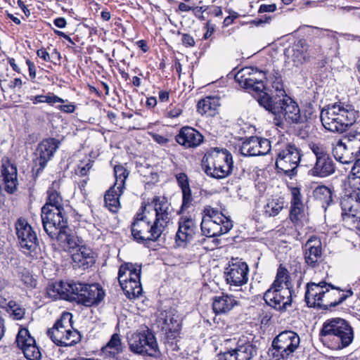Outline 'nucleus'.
Returning a JSON list of instances; mask_svg holds the SVG:
<instances>
[{"label": "nucleus", "instance_id": "39", "mask_svg": "<svg viewBox=\"0 0 360 360\" xmlns=\"http://www.w3.org/2000/svg\"><path fill=\"white\" fill-rule=\"evenodd\" d=\"M60 292V299L75 300V282L60 281L56 283Z\"/></svg>", "mask_w": 360, "mask_h": 360}, {"label": "nucleus", "instance_id": "51", "mask_svg": "<svg viewBox=\"0 0 360 360\" xmlns=\"http://www.w3.org/2000/svg\"><path fill=\"white\" fill-rule=\"evenodd\" d=\"M58 288L56 283L49 285L46 288L47 296L54 300L60 299V292Z\"/></svg>", "mask_w": 360, "mask_h": 360}, {"label": "nucleus", "instance_id": "15", "mask_svg": "<svg viewBox=\"0 0 360 360\" xmlns=\"http://www.w3.org/2000/svg\"><path fill=\"white\" fill-rule=\"evenodd\" d=\"M309 147L316 158L314 165L309 170V174L319 178L333 174L335 171V164L326 148L314 143H309Z\"/></svg>", "mask_w": 360, "mask_h": 360}, {"label": "nucleus", "instance_id": "48", "mask_svg": "<svg viewBox=\"0 0 360 360\" xmlns=\"http://www.w3.org/2000/svg\"><path fill=\"white\" fill-rule=\"evenodd\" d=\"M353 184L356 186L360 184V158L356 160L352 167Z\"/></svg>", "mask_w": 360, "mask_h": 360}, {"label": "nucleus", "instance_id": "5", "mask_svg": "<svg viewBox=\"0 0 360 360\" xmlns=\"http://www.w3.org/2000/svg\"><path fill=\"white\" fill-rule=\"evenodd\" d=\"M72 319V314L64 312L54 326L48 330V336L56 345L72 347L81 341L82 335L73 328Z\"/></svg>", "mask_w": 360, "mask_h": 360}, {"label": "nucleus", "instance_id": "37", "mask_svg": "<svg viewBox=\"0 0 360 360\" xmlns=\"http://www.w3.org/2000/svg\"><path fill=\"white\" fill-rule=\"evenodd\" d=\"M314 198L319 201L325 210L332 202V191L326 186H319L313 191Z\"/></svg>", "mask_w": 360, "mask_h": 360}, {"label": "nucleus", "instance_id": "47", "mask_svg": "<svg viewBox=\"0 0 360 360\" xmlns=\"http://www.w3.org/2000/svg\"><path fill=\"white\" fill-rule=\"evenodd\" d=\"M304 206L297 205H291L290 217L291 220L294 223H297L298 221L301 219L303 215Z\"/></svg>", "mask_w": 360, "mask_h": 360}, {"label": "nucleus", "instance_id": "34", "mask_svg": "<svg viewBox=\"0 0 360 360\" xmlns=\"http://www.w3.org/2000/svg\"><path fill=\"white\" fill-rule=\"evenodd\" d=\"M332 152L335 160L342 164H349L353 161L343 139H339L333 143Z\"/></svg>", "mask_w": 360, "mask_h": 360}, {"label": "nucleus", "instance_id": "17", "mask_svg": "<svg viewBox=\"0 0 360 360\" xmlns=\"http://www.w3.org/2000/svg\"><path fill=\"white\" fill-rule=\"evenodd\" d=\"M248 265L241 260L232 259L229 262L224 271L226 284L231 290L245 285L248 281Z\"/></svg>", "mask_w": 360, "mask_h": 360}, {"label": "nucleus", "instance_id": "56", "mask_svg": "<svg viewBox=\"0 0 360 360\" xmlns=\"http://www.w3.org/2000/svg\"><path fill=\"white\" fill-rule=\"evenodd\" d=\"M276 10V5L271 4H262L259 8V13H273Z\"/></svg>", "mask_w": 360, "mask_h": 360}, {"label": "nucleus", "instance_id": "53", "mask_svg": "<svg viewBox=\"0 0 360 360\" xmlns=\"http://www.w3.org/2000/svg\"><path fill=\"white\" fill-rule=\"evenodd\" d=\"M176 178L181 191L190 188L188 176L185 173H179L176 174Z\"/></svg>", "mask_w": 360, "mask_h": 360}, {"label": "nucleus", "instance_id": "9", "mask_svg": "<svg viewBox=\"0 0 360 360\" xmlns=\"http://www.w3.org/2000/svg\"><path fill=\"white\" fill-rule=\"evenodd\" d=\"M141 274V266L138 264L125 263L120 267L118 281L125 295L130 300L142 294Z\"/></svg>", "mask_w": 360, "mask_h": 360}, {"label": "nucleus", "instance_id": "24", "mask_svg": "<svg viewBox=\"0 0 360 360\" xmlns=\"http://www.w3.org/2000/svg\"><path fill=\"white\" fill-rule=\"evenodd\" d=\"M285 55L288 63L299 67L307 63L311 57L309 45L304 39H300L285 50Z\"/></svg>", "mask_w": 360, "mask_h": 360}, {"label": "nucleus", "instance_id": "26", "mask_svg": "<svg viewBox=\"0 0 360 360\" xmlns=\"http://www.w3.org/2000/svg\"><path fill=\"white\" fill-rule=\"evenodd\" d=\"M158 327L165 331L168 339H175L179 333L180 323L179 316L172 310L161 311L157 319Z\"/></svg>", "mask_w": 360, "mask_h": 360}, {"label": "nucleus", "instance_id": "22", "mask_svg": "<svg viewBox=\"0 0 360 360\" xmlns=\"http://www.w3.org/2000/svg\"><path fill=\"white\" fill-rule=\"evenodd\" d=\"M75 295V300L86 306H91L99 303L103 299L105 293L98 284L76 283Z\"/></svg>", "mask_w": 360, "mask_h": 360}, {"label": "nucleus", "instance_id": "3", "mask_svg": "<svg viewBox=\"0 0 360 360\" xmlns=\"http://www.w3.org/2000/svg\"><path fill=\"white\" fill-rule=\"evenodd\" d=\"M358 117V111L352 105L340 102L324 107L320 115L324 128L338 133L345 131L355 123Z\"/></svg>", "mask_w": 360, "mask_h": 360}, {"label": "nucleus", "instance_id": "43", "mask_svg": "<svg viewBox=\"0 0 360 360\" xmlns=\"http://www.w3.org/2000/svg\"><path fill=\"white\" fill-rule=\"evenodd\" d=\"M7 311L11 313V316L15 320H21L25 314V309L15 301L8 302Z\"/></svg>", "mask_w": 360, "mask_h": 360}, {"label": "nucleus", "instance_id": "38", "mask_svg": "<svg viewBox=\"0 0 360 360\" xmlns=\"http://www.w3.org/2000/svg\"><path fill=\"white\" fill-rule=\"evenodd\" d=\"M284 207V200L282 198L269 199L264 206V214L266 217H275L278 215Z\"/></svg>", "mask_w": 360, "mask_h": 360}, {"label": "nucleus", "instance_id": "20", "mask_svg": "<svg viewBox=\"0 0 360 360\" xmlns=\"http://www.w3.org/2000/svg\"><path fill=\"white\" fill-rule=\"evenodd\" d=\"M265 302L272 308L283 312L292 304V292L290 288H274L268 289L264 295Z\"/></svg>", "mask_w": 360, "mask_h": 360}, {"label": "nucleus", "instance_id": "12", "mask_svg": "<svg viewBox=\"0 0 360 360\" xmlns=\"http://www.w3.org/2000/svg\"><path fill=\"white\" fill-rule=\"evenodd\" d=\"M353 191L345 194L341 199L342 219L345 226H354L360 220V184H353V176L350 180Z\"/></svg>", "mask_w": 360, "mask_h": 360}, {"label": "nucleus", "instance_id": "58", "mask_svg": "<svg viewBox=\"0 0 360 360\" xmlns=\"http://www.w3.org/2000/svg\"><path fill=\"white\" fill-rule=\"evenodd\" d=\"M58 109L63 112L72 113L75 110V105L72 103L61 105Z\"/></svg>", "mask_w": 360, "mask_h": 360}, {"label": "nucleus", "instance_id": "8", "mask_svg": "<svg viewBox=\"0 0 360 360\" xmlns=\"http://www.w3.org/2000/svg\"><path fill=\"white\" fill-rule=\"evenodd\" d=\"M200 226L203 235L211 238L228 233L233 224L217 209L207 205L204 207Z\"/></svg>", "mask_w": 360, "mask_h": 360}, {"label": "nucleus", "instance_id": "35", "mask_svg": "<svg viewBox=\"0 0 360 360\" xmlns=\"http://www.w3.org/2000/svg\"><path fill=\"white\" fill-rule=\"evenodd\" d=\"M105 356L115 358L123 352V345L120 336L117 333L113 334L108 342L102 349Z\"/></svg>", "mask_w": 360, "mask_h": 360}, {"label": "nucleus", "instance_id": "46", "mask_svg": "<svg viewBox=\"0 0 360 360\" xmlns=\"http://www.w3.org/2000/svg\"><path fill=\"white\" fill-rule=\"evenodd\" d=\"M20 279L27 288H32L37 285L36 279H34L31 274L26 269H23L21 271Z\"/></svg>", "mask_w": 360, "mask_h": 360}, {"label": "nucleus", "instance_id": "36", "mask_svg": "<svg viewBox=\"0 0 360 360\" xmlns=\"http://www.w3.org/2000/svg\"><path fill=\"white\" fill-rule=\"evenodd\" d=\"M123 193V189H117L112 186L105 193L104 200L106 207L112 212H117L120 207L119 198Z\"/></svg>", "mask_w": 360, "mask_h": 360}, {"label": "nucleus", "instance_id": "19", "mask_svg": "<svg viewBox=\"0 0 360 360\" xmlns=\"http://www.w3.org/2000/svg\"><path fill=\"white\" fill-rule=\"evenodd\" d=\"M234 342L236 347L220 354L218 360H250L256 352V349L245 336H242L238 340H226V344Z\"/></svg>", "mask_w": 360, "mask_h": 360}, {"label": "nucleus", "instance_id": "42", "mask_svg": "<svg viewBox=\"0 0 360 360\" xmlns=\"http://www.w3.org/2000/svg\"><path fill=\"white\" fill-rule=\"evenodd\" d=\"M288 271L285 268L280 266L278 269L276 280L271 285L274 288H290Z\"/></svg>", "mask_w": 360, "mask_h": 360}, {"label": "nucleus", "instance_id": "57", "mask_svg": "<svg viewBox=\"0 0 360 360\" xmlns=\"http://www.w3.org/2000/svg\"><path fill=\"white\" fill-rule=\"evenodd\" d=\"M344 140H347L348 141H360V132L351 131L344 138Z\"/></svg>", "mask_w": 360, "mask_h": 360}, {"label": "nucleus", "instance_id": "54", "mask_svg": "<svg viewBox=\"0 0 360 360\" xmlns=\"http://www.w3.org/2000/svg\"><path fill=\"white\" fill-rule=\"evenodd\" d=\"M44 101L46 103L51 105L57 103H65V101L63 98L58 97L53 93H49L46 95H44Z\"/></svg>", "mask_w": 360, "mask_h": 360}, {"label": "nucleus", "instance_id": "18", "mask_svg": "<svg viewBox=\"0 0 360 360\" xmlns=\"http://www.w3.org/2000/svg\"><path fill=\"white\" fill-rule=\"evenodd\" d=\"M265 74L252 67H245L241 69L235 76L239 85L246 89L255 92H262L264 89L263 79Z\"/></svg>", "mask_w": 360, "mask_h": 360}, {"label": "nucleus", "instance_id": "2", "mask_svg": "<svg viewBox=\"0 0 360 360\" xmlns=\"http://www.w3.org/2000/svg\"><path fill=\"white\" fill-rule=\"evenodd\" d=\"M353 294L351 290L343 291L324 281L307 285L305 300L309 307H335Z\"/></svg>", "mask_w": 360, "mask_h": 360}, {"label": "nucleus", "instance_id": "41", "mask_svg": "<svg viewBox=\"0 0 360 360\" xmlns=\"http://www.w3.org/2000/svg\"><path fill=\"white\" fill-rule=\"evenodd\" d=\"M115 182L113 187L117 189H124L125 181L129 175L127 169L122 165H116L114 167Z\"/></svg>", "mask_w": 360, "mask_h": 360}, {"label": "nucleus", "instance_id": "59", "mask_svg": "<svg viewBox=\"0 0 360 360\" xmlns=\"http://www.w3.org/2000/svg\"><path fill=\"white\" fill-rule=\"evenodd\" d=\"M182 110L180 107L175 106L167 112L169 117L174 118L179 117L181 114Z\"/></svg>", "mask_w": 360, "mask_h": 360}, {"label": "nucleus", "instance_id": "32", "mask_svg": "<svg viewBox=\"0 0 360 360\" xmlns=\"http://www.w3.org/2000/svg\"><path fill=\"white\" fill-rule=\"evenodd\" d=\"M237 304L238 301L233 295L222 294L214 297L212 308L216 314H225L230 311Z\"/></svg>", "mask_w": 360, "mask_h": 360}, {"label": "nucleus", "instance_id": "44", "mask_svg": "<svg viewBox=\"0 0 360 360\" xmlns=\"http://www.w3.org/2000/svg\"><path fill=\"white\" fill-rule=\"evenodd\" d=\"M22 352L25 357L28 360H39L41 359V352L35 340L33 342V345L26 347Z\"/></svg>", "mask_w": 360, "mask_h": 360}, {"label": "nucleus", "instance_id": "31", "mask_svg": "<svg viewBox=\"0 0 360 360\" xmlns=\"http://www.w3.org/2000/svg\"><path fill=\"white\" fill-rule=\"evenodd\" d=\"M1 173L6 191L8 193H13L18 186L17 168L9 163L4 165Z\"/></svg>", "mask_w": 360, "mask_h": 360}, {"label": "nucleus", "instance_id": "23", "mask_svg": "<svg viewBox=\"0 0 360 360\" xmlns=\"http://www.w3.org/2000/svg\"><path fill=\"white\" fill-rule=\"evenodd\" d=\"M60 143V141L54 138L45 139L39 143L34 160L37 172H41L45 168L48 162L59 148Z\"/></svg>", "mask_w": 360, "mask_h": 360}, {"label": "nucleus", "instance_id": "25", "mask_svg": "<svg viewBox=\"0 0 360 360\" xmlns=\"http://www.w3.org/2000/svg\"><path fill=\"white\" fill-rule=\"evenodd\" d=\"M271 148L268 139L251 136L243 142L240 150L245 156H257L267 154Z\"/></svg>", "mask_w": 360, "mask_h": 360}, {"label": "nucleus", "instance_id": "13", "mask_svg": "<svg viewBox=\"0 0 360 360\" xmlns=\"http://www.w3.org/2000/svg\"><path fill=\"white\" fill-rule=\"evenodd\" d=\"M299 335L292 330L279 333L273 340L270 354L275 360H287L298 348Z\"/></svg>", "mask_w": 360, "mask_h": 360}, {"label": "nucleus", "instance_id": "21", "mask_svg": "<svg viewBox=\"0 0 360 360\" xmlns=\"http://www.w3.org/2000/svg\"><path fill=\"white\" fill-rule=\"evenodd\" d=\"M67 219H64L60 224L53 223L46 225L44 229L51 238L56 239L65 249L70 250L79 247V240L75 235L67 233Z\"/></svg>", "mask_w": 360, "mask_h": 360}, {"label": "nucleus", "instance_id": "28", "mask_svg": "<svg viewBox=\"0 0 360 360\" xmlns=\"http://www.w3.org/2000/svg\"><path fill=\"white\" fill-rule=\"evenodd\" d=\"M178 225L175 241L178 246L184 247L193 239L197 233L198 225L193 219L188 217H181Z\"/></svg>", "mask_w": 360, "mask_h": 360}, {"label": "nucleus", "instance_id": "27", "mask_svg": "<svg viewBox=\"0 0 360 360\" xmlns=\"http://www.w3.org/2000/svg\"><path fill=\"white\" fill-rule=\"evenodd\" d=\"M304 259L305 263L314 268L322 261V243L317 236H311L306 242L304 248Z\"/></svg>", "mask_w": 360, "mask_h": 360}, {"label": "nucleus", "instance_id": "1", "mask_svg": "<svg viewBox=\"0 0 360 360\" xmlns=\"http://www.w3.org/2000/svg\"><path fill=\"white\" fill-rule=\"evenodd\" d=\"M174 209L163 196L155 197L150 203L142 205L131 224V235L139 243L156 241L172 223Z\"/></svg>", "mask_w": 360, "mask_h": 360}, {"label": "nucleus", "instance_id": "62", "mask_svg": "<svg viewBox=\"0 0 360 360\" xmlns=\"http://www.w3.org/2000/svg\"><path fill=\"white\" fill-rule=\"evenodd\" d=\"M207 31L204 34V39H207L211 37L214 32V25L211 24L210 21L206 23Z\"/></svg>", "mask_w": 360, "mask_h": 360}, {"label": "nucleus", "instance_id": "14", "mask_svg": "<svg viewBox=\"0 0 360 360\" xmlns=\"http://www.w3.org/2000/svg\"><path fill=\"white\" fill-rule=\"evenodd\" d=\"M275 105L273 108V115L275 116L276 125L282 124L283 120L295 123L300 122V108L297 103L288 95H283V97L276 95Z\"/></svg>", "mask_w": 360, "mask_h": 360}, {"label": "nucleus", "instance_id": "10", "mask_svg": "<svg viewBox=\"0 0 360 360\" xmlns=\"http://www.w3.org/2000/svg\"><path fill=\"white\" fill-rule=\"evenodd\" d=\"M59 184L53 181L48 191L47 201L41 208V221L44 227L56 222L60 224V221L67 219L63 200L56 190Z\"/></svg>", "mask_w": 360, "mask_h": 360}, {"label": "nucleus", "instance_id": "45", "mask_svg": "<svg viewBox=\"0 0 360 360\" xmlns=\"http://www.w3.org/2000/svg\"><path fill=\"white\" fill-rule=\"evenodd\" d=\"M276 96L271 98L267 94L264 93L263 95L260 96L258 98V103L266 110H269L273 114V108L276 105Z\"/></svg>", "mask_w": 360, "mask_h": 360}, {"label": "nucleus", "instance_id": "50", "mask_svg": "<svg viewBox=\"0 0 360 360\" xmlns=\"http://www.w3.org/2000/svg\"><path fill=\"white\" fill-rule=\"evenodd\" d=\"M291 205H303L302 200V195L300 188H298L297 187L291 188Z\"/></svg>", "mask_w": 360, "mask_h": 360}, {"label": "nucleus", "instance_id": "4", "mask_svg": "<svg viewBox=\"0 0 360 360\" xmlns=\"http://www.w3.org/2000/svg\"><path fill=\"white\" fill-rule=\"evenodd\" d=\"M320 335L323 340L333 349L348 347L353 341L354 331L349 323L341 318L326 320L322 326Z\"/></svg>", "mask_w": 360, "mask_h": 360}, {"label": "nucleus", "instance_id": "29", "mask_svg": "<svg viewBox=\"0 0 360 360\" xmlns=\"http://www.w3.org/2000/svg\"><path fill=\"white\" fill-rule=\"evenodd\" d=\"M176 142L186 148H193L200 145L203 141L202 135L191 127H182L175 138Z\"/></svg>", "mask_w": 360, "mask_h": 360}, {"label": "nucleus", "instance_id": "63", "mask_svg": "<svg viewBox=\"0 0 360 360\" xmlns=\"http://www.w3.org/2000/svg\"><path fill=\"white\" fill-rule=\"evenodd\" d=\"M26 63L28 66L30 77L32 79H34L36 77V68L34 64L30 60H27Z\"/></svg>", "mask_w": 360, "mask_h": 360}, {"label": "nucleus", "instance_id": "40", "mask_svg": "<svg viewBox=\"0 0 360 360\" xmlns=\"http://www.w3.org/2000/svg\"><path fill=\"white\" fill-rule=\"evenodd\" d=\"M34 340L35 339L31 336L30 332L26 328H21L16 337L17 346L21 351L33 345Z\"/></svg>", "mask_w": 360, "mask_h": 360}, {"label": "nucleus", "instance_id": "60", "mask_svg": "<svg viewBox=\"0 0 360 360\" xmlns=\"http://www.w3.org/2000/svg\"><path fill=\"white\" fill-rule=\"evenodd\" d=\"M182 42L184 45L187 46H193L195 44V41L193 37L187 34H184L183 35Z\"/></svg>", "mask_w": 360, "mask_h": 360}, {"label": "nucleus", "instance_id": "61", "mask_svg": "<svg viewBox=\"0 0 360 360\" xmlns=\"http://www.w3.org/2000/svg\"><path fill=\"white\" fill-rule=\"evenodd\" d=\"M37 55L38 57L42 58L44 61L48 62L51 60L50 55L45 49L37 50Z\"/></svg>", "mask_w": 360, "mask_h": 360}, {"label": "nucleus", "instance_id": "30", "mask_svg": "<svg viewBox=\"0 0 360 360\" xmlns=\"http://www.w3.org/2000/svg\"><path fill=\"white\" fill-rule=\"evenodd\" d=\"M72 259L75 267L83 268L84 269L91 266L95 262L92 250L84 246L79 247L72 254Z\"/></svg>", "mask_w": 360, "mask_h": 360}, {"label": "nucleus", "instance_id": "33", "mask_svg": "<svg viewBox=\"0 0 360 360\" xmlns=\"http://www.w3.org/2000/svg\"><path fill=\"white\" fill-rule=\"evenodd\" d=\"M219 106L220 102L218 96H207L198 101V110L202 115L213 116Z\"/></svg>", "mask_w": 360, "mask_h": 360}, {"label": "nucleus", "instance_id": "49", "mask_svg": "<svg viewBox=\"0 0 360 360\" xmlns=\"http://www.w3.org/2000/svg\"><path fill=\"white\" fill-rule=\"evenodd\" d=\"M93 162L88 159L86 163L81 162L79 165H78L76 172L82 176H86L89 169L91 168Z\"/></svg>", "mask_w": 360, "mask_h": 360}, {"label": "nucleus", "instance_id": "16", "mask_svg": "<svg viewBox=\"0 0 360 360\" xmlns=\"http://www.w3.org/2000/svg\"><path fill=\"white\" fill-rule=\"evenodd\" d=\"M15 229L22 252L32 258L37 259L40 248L36 233L31 226L25 219H19L15 224Z\"/></svg>", "mask_w": 360, "mask_h": 360}, {"label": "nucleus", "instance_id": "7", "mask_svg": "<svg viewBox=\"0 0 360 360\" xmlns=\"http://www.w3.org/2000/svg\"><path fill=\"white\" fill-rule=\"evenodd\" d=\"M202 164L207 175L216 179H224L232 172V155L226 149L214 148L204 155Z\"/></svg>", "mask_w": 360, "mask_h": 360}, {"label": "nucleus", "instance_id": "55", "mask_svg": "<svg viewBox=\"0 0 360 360\" xmlns=\"http://www.w3.org/2000/svg\"><path fill=\"white\" fill-rule=\"evenodd\" d=\"M272 87L275 89L277 94L283 97V95H286L285 94V91L283 90V86L282 83V80L280 77H276V80L272 84Z\"/></svg>", "mask_w": 360, "mask_h": 360}, {"label": "nucleus", "instance_id": "11", "mask_svg": "<svg viewBox=\"0 0 360 360\" xmlns=\"http://www.w3.org/2000/svg\"><path fill=\"white\" fill-rule=\"evenodd\" d=\"M131 352L142 356L157 357L160 354L156 338L148 327H142L128 338Z\"/></svg>", "mask_w": 360, "mask_h": 360}, {"label": "nucleus", "instance_id": "52", "mask_svg": "<svg viewBox=\"0 0 360 360\" xmlns=\"http://www.w3.org/2000/svg\"><path fill=\"white\" fill-rule=\"evenodd\" d=\"M183 193V202L181 207L186 209L190 207L192 202V195L191 188H186L181 191Z\"/></svg>", "mask_w": 360, "mask_h": 360}, {"label": "nucleus", "instance_id": "6", "mask_svg": "<svg viewBox=\"0 0 360 360\" xmlns=\"http://www.w3.org/2000/svg\"><path fill=\"white\" fill-rule=\"evenodd\" d=\"M273 150L276 155L277 169L288 176L295 175L301 160L300 150L296 146L281 137L273 146Z\"/></svg>", "mask_w": 360, "mask_h": 360}, {"label": "nucleus", "instance_id": "64", "mask_svg": "<svg viewBox=\"0 0 360 360\" xmlns=\"http://www.w3.org/2000/svg\"><path fill=\"white\" fill-rule=\"evenodd\" d=\"M30 100L32 101L34 104L46 103L44 101V95L32 96L30 98Z\"/></svg>", "mask_w": 360, "mask_h": 360}]
</instances>
